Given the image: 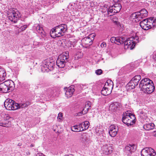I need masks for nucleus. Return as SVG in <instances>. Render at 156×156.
<instances>
[{
  "mask_svg": "<svg viewBox=\"0 0 156 156\" xmlns=\"http://www.w3.org/2000/svg\"><path fill=\"white\" fill-rule=\"evenodd\" d=\"M6 75L5 70L0 67V82L3 81L5 79Z\"/></svg>",
  "mask_w": 156,
  "mask_h": 156,
  "instance_id": "obj_28",
  "label": "nucleus"
},
{
  "mask_svg": "<svg viewBox=\"0 0 156 156\" xmlns=\"http://www.w3.org/2000/svg\"><path fill=\"white\" fill-rule=\"evenodd\" d=\"M132 37L133 38V41H134V42L135 43V44L136 43L139 42V38L138 36H136L135 37Z\"/></svg>",
  "mask_w": 156,
  "mask_h": 156,
  "instance_id": "obj_38",
  "label": "nucleus"
},
{
  "mask_svg": "<svg viewBox=\"0 0 156 156\" xmlns=\"http://www.w3.org/2000/svg\"><path fill=\"white\" fill-rule=\"evenodd\" d=\"M87 107H88L87 105L86 104H85V106L84 108V109H86L87 110Z\"/></svg>",
  "mask_w": 156,
  "mask_h": 156,
  "instance_id": "obj_50",
  "label": "nucleus"
},
{
  "mask_svg": "<svg viewBox=\"0 0 156 156\" xmlns=\"http://www.w3.org/2000/svg\"><path fill=\"white\" fill-rule=\"evenodd\" d=\"M61 30L62 34L63 36L65 33L66 32L67 30V27L66 25L65 24H62L57 26Z\"/></svg>",
  "mask_w": 156,
  "mask_h": 156,
  "instance_id": "obj_23",
  "label": "nucleus"
},
{
  "mask_svg": "<svg viewBox=\"0 0 156 156\" xmlns=\"http://www.w3.org/2000/svg\"><path fill=\"white\" fill-rule=\"evenodd\" d=\"M82 123L83 126L84 125L85 126V127L83 129L84 130L87 129L88 128L89 126L90 123L88 121H86L82 122Z\"/></svg>",
  "mask_w": 156,
  "mask_h": 156,
  "instance_id": "obj_36",
  "label": "nucleus"
},
{
  "mask_svg": "<svg viewBox=\"0 0 156 156\" xmlns=\"http://www.w3.org/2000/svg\"><path fill=\"white\" fill-rule=\"evenodd\" d=\"M87 138V134L85 133H82L80 136V140L83 143L85 141H86Z\"/></svg>",
  "mask_w": 156,
  "mask_h": 156,
  "instance_id": "obj_32",
  "label": "nucleus"
},
{
  "mask_svg": "<svg viewBox=\"0 0 156 156\" xmlns=\"http://www.w3.org/2000/svg\"><path fill=\"white\" fill-rule=\"evenodd\" d=\"M74 86H71L68 88L67 87H65L64 88V90H65L66 91L65 94L67 97L69 98L72 96L73 92L75 90L74 89Z\"/></svg>",
  "mask_w": 156,
  "mask_h": 156,
  "instance_id": "obj_18",
  "label": "nucleus"
},
{
  "mask_svg": "<svg viewBox=\"0 0 156 156\" xmlns=\"http://www.w3.org/2000/svg\"><path fill=\"white\" fill-rule=\"evenodd\" d=\"M94 36V34H91L89 35L87 37L83 38L82 40L83 46L87 48L91 45L92 44L93 41Z\"/></svg>",
  "mask_w": 156,
  "mask_h": 156,
  "instance_id": "obj_9",
  "label": "nucleus"
},
{
  "mask_svg": "<svg viewBox=\"0 0 156 156\" xmlns=\"http://www.w3.org/2000/svg\"><path fill=\"white\" fill-rule=\"evenodd\" d=\"M141 28L145 30H147L156 27V18L151 17L145 19L140 22Z\"/></svg>",
  "mask_w": 156,
  "mask_h": 156,
  "instance_id": "obj_1",
  "label": "nucleus"
},
{
  "mask_svg": "<svg viewBox=\"0 0 156 156\" xmlns=\"http://www.w3.org/2000/svg\"><path fill=\"white\" fill-rule=\"evenodd\" d=\"M139 13L138 12L133 13L132 14L131 17L133 19H137L139 20H140L139 18Z\"/></svg>",
  "mask_w": 156,
  "mask_h": 156,
  "instance_id": "obj_35",
  "label": "nucleus"
},
{
  "mask_svg": "<svg viewBox=\"0 0 156 156\" xmlns=\"http://www.w3.org/2000/svg\"><path fill=\"white\" fill-rule=\"evenodd\" d=\"M82 127H83V128L84 129L85 127V126H84V125L83 126H82Z\"/></svg>",
  "mask_w": 156,
  "mask_h": 156,
  "instance_id": "obj_53",
  "label": "nucleus"
},
{
  "mask_svg": "<svg viewBox=\"0 0 156 156\" xmlns=\"http://www.w3.org/2000/svg\"><path fill=\"white\" fill-rule=\"evenodd\" d=\"M47 93L46 94L47 95H51V94H50V93H51H51L52 94L53 92L52 91V90H51V89H48V90L47 89Z\"/></svg>",
  "mask_w": 156,
  "mask_h": 156,
  "instance_id": "obj_43",
  "label": "nucleus"
},
{
  "mask_svg": "<svg viewBox=\"0 0 156 156\" xmlns=\"http://www.w3.org/2000/svg\"><path fill=\"white\" fill-rule=\"evenodd\" d=\"M50 35L51 37L53 38L60 37L63 36L60 29L58 28L57 26L51 30L50 32Z\"/></svg>",
  "mask_w": 156,
  "mask_h": 156,
  "instance_id": "obj_11",
  "label": "nucleus"
},
{
  "mask_svg": "<svg viewBox=\"0 0 156 156\" xmlns=\"http://www.w3.org/2000/svg\"><path fill=\"white\" fill-rule=\"evenodd\" d=\"M3 122H0V126H1L4 127V124Z\"/></svg>",
  "mask_w": 156,
  "mask_h": 156,
  "instance_id": "obj_49",
  "label": "nucleus"
},
{
  "mask_svg": "<svg viewBox=\"0 0 156 156\" xmlns=\"http://www.w3.org/2000/svg\"><path fill=\"white\" fill-rule=\"evenodd\" d=\"M154 125L153 123H149L144 125V128L146 130L149 131L152 129L154 128Z\"/></svg>",
  "mask_w": 156,
  "mask_h": 156,
  "instance_id": "obj_26",
  "label": "nucleus"
},
{
  "mask_svg": "<svg viewBox=\"0 0 156 156\" xmlns=\"http://www.w3.org/2000/svg\"><path fill=\"white\" fill-rule=\"evenodd\" d=\"M62 114L61 113H59L58 115V116L57 117V119L59 120H61L62 119Z\"/></svg>",
  "mask_w": 156,
  "mask_h": 156,
  "instance_id": "obj_44",
  "label": "nucleus"
},
{
  "mask_svg": "<svg viewBox=\"0 0 156 156\" xmlns=\"http://www.w3.org/2000/svg\"><path fill=\"white\" fill-rule=\"evenodd\" d=\"M76 87V89L78 93L80 92L82 90L85 89L87 87L85 85H83L82 84H77Z\"/></svg>",
  "mask_w": 156,
  "mask_h": 156,
  "instance_id": "obj_31",
  "label": "nucleus"
},
{
  "mask_svg": "<svg viewBox=\"0 0 156 156\" xmlns=\"http://www.w3.org/2000/svg\"><path fill=\"white\" fill-rule=\"evenodd\" d=\"M125 40L123 37H112L110 39L112 43L117 44L118 45L123 44V41Z\"/></svg>",
  "mask_w": 156,
  "mask_h": 156,
  "instance_id": "obj_16",
  "label": "nucleus"
},
{
  "mask_svg": "<svg viewBox=\"0 0 156 156\" xmlns=\"http://www.w3.org/2000/svg\"><path fill=\"white\" fill-rule=\"evenodd\" d=\"M138 12L139 13L138 15H139L140 19H142L146 17L148 15V12L145 9H142Z\"/></svg>",
  "mask_w": 156,
  "mask_h": 156,
  "instance_id": "obj_22",
  "label": "nucleus"
},
{
  "mask_svg": "<svg viewBox=\"0 0 156 156\" xmlns=\"http://www.w3.org/2000/svg\"><path fill=\"white\" fill-rule=\"evenodd\" d=\"M125 40L123 41V44L125 46H127V48H129L131 49H133L135 46V44L133 41V38L130 37L126 39V37H123Z\"/></svg>",
  "mask_w": 156,
  "mask_h": 156,
  "instance_id": "obj_13",
  "label": "nucleus"
},
{
  "mask_svg": "<svg viewBox=\"0 0 156 156\" xmlns=\"http://www.w3.org/2000/svg\"><path fill=\"white\" fill-rule=\"evenodd\" d=\"M70 47H74L75 45V42H72V41L70 42Z\"/></svg>",
  "mask_w": 156,
  "mask_h": 156,
  "instance_id": "obj_48",
  "label": "nucleus"
},
{
  "mask_svg": "<svg viewBox=\"0 0 156 156\" xmlns=\"http://www.w3.org/2000/svg\"><path fill=\"white\" fill-rule=\"evenodd\" d=\"M21 16V14L17 9L13 8L11 12L8 14L7 19L14 23H16Z\"/></svg>",
  "mask_w": 156,
  "mask_h": 156,
  "instance_id": "obj_5",
  "label": "nucleus"
},
{
  "mask_svg": "<svg viewBox=\"0 0 156 156\" xmlns=\"http://www.w3.org/2000/svg\"><path fill=\"white\" fill-rule=\"evenodd\" d=\"M110 107L111 108L112 110H113L114 112L118 110L119 108L122 107L121 104L118 102H114L113 103L111 104Z\"/></svg>",
  "mask_w": 156,
  "mask_h": 156,
  "instance_id": "obj_21",
  "label": "nucleus"
},
{
  "mask_svg": "<svg viewBox=\"0 0 156 156\" xmlns=\"http://www.w3.org/2000/svg\"><path fill=\"white\" fill-rule=\"evenodd\" d=\"M102 71L101 69H98L96 70V73L98 75H100L102 73Z\"/></svg>",
  "mask_w": 156,
  "mask_h": 156,
  "instance_id": "obj_41",
  "label": "nucleus"
},
{
  "mask_svg": "<svg viewBox=\"0 0 156 156\" xmlns=\"http://www.w3.org/2000/svg\"><path fill=\"white\" fill-rule=\"evenodd\" d=\"M27 25H24L20 27V28L19 29V30H20V31H23L27 28Z\"/></svg>",
  "mask_w": 156,
  "mask_h": 156,
  "instance_id": "obj_39",
  "label": "nucleus"
},
{
  "mask_svg": "<svg viewBox=\"0 0 156 156\" xmlns=\"http://www.w3.org/2000/svg\"><path fill=\"white\" fill-rule=\"evenodd\" d=\"M152 83H153L152 81L148 78L143 79L140 83L139 87L141 89L143 88L142 87H144L145 86L147 85Z\"/></svg>",
  "mask_w": 156,
  "mask_h": 156,
  "instance_id": "obj_19",
  "label": "nucleus"
},
{
  "mask_svg": "<svg viewBox=\"0 0 156 156\" xmlns=\"http://www.w3.org/2000/svg\"><path fill=\"white\" fill-rule=\"evenodd\" d=\"M11 122H3L4 127H8L10 125Z\"/></svg>",
  "mask_w": 156,
  "mask_h": 156,
  "instance_id": "obj_40",
  "label": "nucleus"
},
{
  "mask_svg": "<svg viewBox=\"0 0 156 156\" xmlns=\"http://www.w3.org/2000/svg\"><path fill=\"white\" fill-rule=\"evenodd\" d=\"M108 14L109 16L113 15L115 13H114V10L112 6H111L109 8L108 10Z\"/></svg>",
  "mask_w": 156,
  "mask_h": 156,
  "instance_id": "obj_34",
  "label": "nucleus"
},
{
  "mask_svg": "<svg viewBox=\"0 0 156 156\" xmlns=\"http://www.w3.org/2000/svg\"><path fill=\"white\" fill-rule=\"evenodd\" d=\"M112 6L114 10V13H115L119 12L122 8L121 4L119 3H115Z\"/></svg>",
  "mask_w": 156,
  "mask_h": 156,
  "instance_id": "obj_25",
  "label": "nucleus"
},
{
  "mask_svg": "<svg viewBox=\"0 0 156 156\" xmlns=\"http://www.w3.org/2000/svg\"><path fill=\"white\" fill-rule=\"evenodd\" d=\"M5 116V117H4V120H9L10 118V117L8 115H6Z\"/></svg>",
  "mask_w": 156,
  "mask_h": 156,
  "instance_id": "obj_46",
  "label": "nucleus"
},
{
  "mask_svg": "<svg viewBox=\"0 0 156 156\" xmlns=\"http://www.w3.org/2000/svg\"><path fill=\"white\" fill-rule=\"evenodd\" d=\"M113 149L110 144H105L101 147V151L103 154L108 155L112 153Z\"/></svg>",
  "mask_w": 156,
  "mask_h": 156,
  "instance_id": "obj_14",
  "label": "nucleus"
},
{
  "mask_svg": "<svg viewBox=\"0 0 156 156\" xmlns=\"http://www.w3.org/2000/svg\"><path fill=\"white\" fill-rule=\"evenodd\" d=\"M105 87H107L108 90L111 91L113 87V83L110 80H108L105 83Z\"/></svg>",
  "mask_w": 156,
  "mask_h": 156,
  "instance_id": "obj_24",
  "label": "nucleus"
},
{
  "mask_svg": "<svg viewBox=\"0 0 156 156\" xmlns=\"http://www.w3.org/2000/svg\"><path fill=\"white\" fill-rule=\"evenodd\" d=\"M14 87L13 81L9 80L0 84V91L4 93L9 92L13 90Z\"/></svg>",
  "mask_w": 156,
  "mask_h": 156,
  "instance_id": "obj_3",
  "label": "nucleus"
},
{
  "mask_svg": "<svg viewBox=\"0 0 156 156\" xmlns=\"http://www.w3.org/2000/svg\"><path fill=\"white\" fill-rule=\"evenodd\" d=\"M86 104L87 105V107H87V111H88L90 108L91 107V102L89 101H87L86 102Z\"/></svg>",
  "mask_w": 156,
  "mask_h": 156,
  "instance_id": "obj_42",
  "label": "nucleus"
},
{
  "mask_svg": "<svg viewBox=\"0 0 156 156\" xmlns=\"http://www.w3.org/2000/svg\"><path fill=\"white\" fill-rule=\"evenodd\" d=\"M142 87L143 88L140 89L141 90L147 94H151L154 91L155 89V87L153 82Z\"/></svg>",
  "mask_w": 156,
  "mask_h": 156,
  "instance_id": "obj_12",
  "label": "nucleus"
},
{
  "mask_svg": "<svg viewBox=\"0 0 156 156\" xmlns=\"http://www.w3.org/2000/svg\"><path fill=\"white\" fill-rule=\"evenodd\" d=\"M154 135H155V136H156V131H154Z\"/></svg>",
  "mask_w": 156,
  "mask_h": 156,
  "instance_id": "obj_52",
  "label": "nucleus"
},
{
  "mask_svg": "<svg viewBox=\"0 0 156 156\" xmlns=\"http://www.w3.org/2000/svg\"><path fill=\"white\" fill-rule=\"evenodd\" d=\"M142 156H156V153L154 150L151 147L144 148L141 152Z\"/></svg>",
  "mask_w": 156,
  "mask_h": 156,
  "instance_id": "obj_10",
  "label": "nucleus"
},
{
  "mask_svg": "<svg viewBox=\"0 0 156 156\" xmlns=\"http://www.w3.org/2000/svg\"><path fill=\"white\" fill-rule=\"evenodd\" d=\"M82 113L83 112H82L80 113H79L77 114V115H80V114H82Z\"/></svg>",
  "mask_w": 156,
  "mask_h": 156,
  "instance_id": "obj_51",
  "label": "nucleus"
},
{
  "mask_svg": "<svg viewBox=\"0 0 156 156\" xmlns=\"http://www.w3.org/2000/svg\"><path fill=\"white\" fill-rule=\"evenodd\" d=\"M112 21L115 23L116 25H118L119 23L118 21V18L115 16H112L111 19Z\"/></svg>",
  "mask_w": 156,
  "mask_h": 156,
  "instance_id": "obj_37",
  "label": "nucleus"
},
{
  "mask_svg": "<svg viewBox=\"0 0 156 156\" xmlns=\"http://www.w3.org/2000/svg\"><path fill=\"white\" fill-rule=\"evenodd\" d=\"M68 56L63 55H60L58 57L56 61L57 66L60 68H64L68 61Z\"/></svg>",
  "mask_w": 156,
  "mask_h": 156,
  "instance_id": "obj_8",
  "label": "nucleus"
},
{
  "mask_svg": "<svg viewBox=\"0 0 156 156\" xmlns=\"http://www.w3.org/2000/svg\"><path fill=\"white\" fill-rule=\"evenodd\" d=\"M36 156H45L41 153H38L36 154Z\"/></svg>",
  "mask_w": 156,
  "mask_h": 156,
  "instance_id": "obj_47",
  "label": "nucleus"
},
{
  "mask_svg": "<svg viewBox=\"0 0 156 156\" xmlns=\"http://www.w3.org/2000/svg\"><path fill=\"white\" fill-rule=\"evenodd\" d=\"M127 111L123 115L122 121L123 123L128 126H131L135 123L136 119L135 115Z\"/></svg>",
  "mask_w": 156,
  "mask_h": 156,
  "instance_id": "obj_4",
  "label": "nucleus"
},
{
  "mask_svg": "<svg viewBox=\"0 0 156 156\" xmlns=\"http://www.w3.org/2000/svg\"><path fill=\"white\" fill-rule=\"evenodd\" d=\"M136 146L134 144H130L126 146L125 148L126 154L127 155H130L133 152L136 151Z\"/></svg>",
  "mask_w": 156,
  "mask_h": 156,
  "instance_id": "obj_15",
  "label": "nucleus"
},
{
  "mask_svg": "<svg viewBox=\"0 0 156 156\" xmlns=\"http://www.w3.org/2000/svg\"><path fill=\"white\" fill-rule=\"evenodd\" d=\"M118 131V126L115 125H112L109 127V133L112 137H115L117 134Z\"/></svg>",
  "mask_w": 156,
  "mask_h": 156,
  "instance_id": "obj_17",
  "label": "nucleus"
},
{
  "mask_svg": "<svg viewBox=\"0 0 156 156\" xmlns=\"http://www.w3.org/2000/svg\"><path fill=\"white\" fill-rule=\"evenodd\" d=\"M36 30L39 34H43L44 30L43 27L39 24H35L34 26Z\"/></svg>",
  "mask_w": 156,
  "mask_h": 156,
  "instance_id": "obj_27",
  "label": "nucleus"
},
{
  "mask_svg": "<svg viewBox=\"0 0 156 156\" xmlns=\"http://www.w3.org/2000/svg\"><path fill=\"white\" fill-rule=\"evenodd\" d=\"M111 91L107 89V87H104L101 91V93L103 95L106 96L110 94Z\"/></svg>",
  "mask_w": 156,
  "mask_h": 156,
  "instance_id": "obj_29",
  "label": "nucleus"
},
{
  "mask_svg": "<svg viewBox=\"0 0 156 156\" xmlns=\"http://www.w3.org/2000/svg\"><path fill=\"white\" fill-rule=\"evenodd\" d=\"M55 66V62L53 59L47 58L43 61L41 65V70L43 72L52 71Z\"/></svg>",
  "mask_w": 156,
  "mask_h": 156,
  "instance_id": "obj_2",
  "label": "nucleus"
},
{
  "mask_svg": "<svg viewBox=\"0 0 156 156\" xmlns=\"http://www.w3.org/2000/svg\"><path fill=\"white\" fill-rule=\"evenodd\" d=\"M17 105H18V103H15L14 101L11 99H6L4 103L5 108L8 110L17 109Z\"/></svg>",
  "mask_w": 156,
  "mask_h": 156,
  "instance_id": "obj_6",
  "label": "nucleus"
},
{
  "mask_svg": "<svg viewBox=\"0 0 156 156\" xmlns=\"http://www.w3.org/2000/svg\"><path fill=\"white\" fill-rule=\"evenodd\" d=\"M29 105V102H23L20 104H18V105H17V109L21 108H22L27 107Z\"/></svg>",
  "mask_w": 156,
  "mask_h": 156,
  "instance_id": "obj_30",
  "label": "nucleus"
},
{
  "mask_svg": "<svg viewBox=\"0 0 156 156\" xmlns=\"http://www.w3.org/2000/svg\"><path fill=\"white\" fill-rule=\"evenodd\" d=\"M101 47L102 48L105 47L106 46V44L105 42H103L101 44Z\"/></svg>",
  "mask_w": 156,
  "mask_h": 156,
  "instance_id": "obj_45",
  "label": "nucleus"
},
{
  "mask_svg": "<svg viewBox=\"0 0 156 156\" xmlns=\"http://www.w3.org/2000/svg\"><path fill=\"white\" fill-rule=\"evenodd\" d=\"M83 125L82 123H80L78 125H74L71 127V130L74 132H80L84 131V129L82 127Z\"/></svg>",
  "mask_w": 156,
  "mask_h": 156,
  "instance_id": "obj_20",
  "label": "nucleus"
},
{
  "mask_svg": "<svg viewBox=\"0 0 156 156\" xmlns=\"http://www.w3.org/2000/svg\"><path fill=\"white\" fill-rule=\"evenodd\" d=\"M141 79L140 76V75H136L127 84V87H128L129 89H134L135 87L138 85Z\"/></svg>",
  "mask_w": 156,
  "mask_h": 156,
  "instance_id": "obj_7",
  "label": "nucleus"
},
{
  "mask_svg": "<svg viewBox=\"0 0 156 156\" xmlns=\"http://www.w3.org/2000/svg\"><path fill=\"white\" fill-rule=\"evenodd\" d=\"M33 145H32V144H31V147H33Z\"/></svg>",
  "mask_w": 156,
  "mask_h": 156,
  "instance_id": "obj_54",
  "label": "nucleus"
},
{
  "mask_svg": "<svg viewBox=\"0 0 156 156\" xmlns=\"http://www.w3.org/2000/svg\"><path fill=\"white\" fill-rule=\"evenodd\" d=\"M139 117L141 119H145L147 116L146 114L141 110H140L138 112Z\"/></svg>",
  "mask_w": 156,
  "mask_h": 156,
  "instance_id": "obj_33",
  "label": "nucleus"
}]
</instances>
